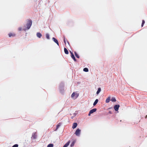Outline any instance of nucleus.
Listing matches in <instances>:
<instances>
[{"label": "nucleus", "mask_w": 147, "mask_h": 147, "mask_svg": "<svg viewBox=\"0 0 147 147\" xmlns=\"http://www.w3.org/2000/svg\"><path fill=\"white\" fill-rule=\"evenodd\" d=\"M32 24V21L31 20H29L27 21V22L26 24L27 27L26 28H25L24 29V31H26L27 30L29 29L31 26Z\"/></svg>", "instance_id": "nucleus-1"}, {"label": "nucleus", "mask_w": 147, "mask_h": 147, "mask_svg": "<svg viewBox=\"0 0 147 147\" xmlns=\"http://www.w3.org/2000/svg\"><path fill=\"white\" fill-rule=\"evenodd\" d=\"M64 84L63 82H61L59 86V89L60 92L63 93L64 92Z\"/></svg>", "instance_id": "nucleus-2"}, {"label": "nucleus", "mask_w": 147, "mask_h": 147, "mask_svg": "<svg viewBox=\"0 0 147 147\" xmlns=\"http://www.w3.org/2000/svg\"><path fill=\"white\" fill-rule=\"evenodd\" d=\"M81 130L79 129H78L76 130L75 134L77 136H80V134Z\"/></svg>", "instance_id": "nucleus-3"}, {"label": "nucleus", "mask_w": 147, "mask_h": 147, "mask_svg": "<svg viewBox=\"0 0 147 147\" xmlns=\"http://www.w3.org/2000/svg\"><path fill=\"white\" fill-rule=\"evenodd\" d=\"M120 105H116L114 107V109L115 111H117L118 110Z\"/></svg>", "instance_id": "nucleus-4"}, {"label": "nucleus", "mask_w": 147, "mask_h": 147, "mask_svg": "<svg viewBox=\"0 0 147 147\" xmlns=\"http://www.w3.org/2000/svg\"><path fill=\"white\" fill-rule=\"evenodd\" d=\"M37 135L36 132L33 133L32 134L31 138L32 139H35L36 138Z\"/></svg>", "instance_id": "nucleus-5"}, {"label": "nucleus", "mask_w": 147, "mask_h": 147, "mask_svg": "<svg viewBox=\"0 0 147 147\" xmlns=\"http://www.w3.org/2000/svg\"><path fill=\"white\" fill-rule=\"evenodd\" d=\"M52 39V40L54 41V42L56 43L57 44L58 46H59V43L57 39H56L54 37H53Z\"/></svg>", "instance_id": "nucleus-6"}, {"label": "nucleus", "mask_w": 147, "mask_h": 147, "mask_svg": "<svg viewBox=\"0 0 147 147\" xmlns=\"http://www.w3.org/2000/svg\"><path fill=\"white\" fill-rule=\"evenodd\" d=\"M70 52H71V58L75 61H76V59L75 58V57L74 56V54L72 52H71V51Z\"/></svg>", "instance_id": "nucleus-7"}, {"label": "nucleus", "mask_w": 147, "mask_h": 147, "mask_svg": "<svg viewBox=\"0 0 147 147\" xmlns=\"http://www.w3.org/2000/svg\"><path fill=\"white\" fill-rule=\"evenodd\" d=\"M97 110V109L96 108H94L91 110L90 112L91 113V114L93 113H94Z\"/></svg>", "instance_id": "nucleus-8"}, {"label": "nucleus", "mask_w": 147, "mask_h": 147, "mask_svg": "<svg viewBox=\"0 0 147 147\" xmlns=\"http://www.w3.org/2000/svg\"><path fill=\"white\" fill-rule=\"evenodd\" d=\"M78 124L76 123H73L72 128L73 129L75 128L77 126Z\"/></svg>", "instance_id": "nucleus-9"}, {"label": "nucleus", "mask_w": 147, "mask_h": 147, "mask_svg": "<svg viewBox=\"0 0 147 147\" xmlns=\"http://www.w3.org/2000/svg\"><path fill=\"white\" fill-rule=\"evenodd\" d=\"M36 36L38 38H40L42 36V34L40 32H37L36 33Z\"/></svg>", "instance_id": "nucleus-10"}, {"label": "nucleus", "mask_w": 147, "mask_h": 147, "mask_svg": "<svg viewBox=\"0 0 147 147\" xmlns=\"http://www.w3.org/2000/svg\"><path fill=\"white\" fill-rule=\"evenodd\" d=\"M75 95L76 96V98H77L78 97V94H77V93L76 94H75V93L74 92H73L72 93V94L71 95V97H74L75 96Z\"/></svg>", "instance_id": "nucleus-11"}, {"label": "nucleus", "mask_w": 147, "mask_h": 147, "mask_svg": "<svg viewBox=\"0 0 147 147\" xmlns=\"http://www.w3.org/2000/svg\"><path fill=\"white\" fill-rule=\"evenodd\" d=\"M70 143V141H69L63 146V147H67L69 145Z\"/></svg>", "instance_id": "nucleus-12"}, {"label": "nucleus", "mask_w": 147, "mask_h": 147, "mask_svg": "<svg viewBox=\"0 0 147 147\" xmlns=\"http://www.w3.org/2000/svg\"><path fill=\"white\" fill-rule=\"evenodd\" d=\"M111 98L110 96H109L106 100V102L107 103L109 102L110 101Z\"/></svg>", "instance_id": "nucleus-13"}, {"label": "nucleus", "mask_w": 147, "mask_h": 147, "mask_svg": "<svg viewBox=\"0 0 147 147\" xmlns=\"http://www.w3.org/2000/svg\"><path fill=\"white\" fill-rule=\"evenodd\" d=\"M64 52L65 54H68L69 52H68V51L66 48H64Z\"/></svg>", "instance_id": "nucleus-14"}, {"label": "nucleus", "mask_w": 147, "mask_h": 147, "mask_svg": "<svg viewBox=\"0 0 147 147\" xmlns=\"http://www.w3.org/2000/svg\"><path fill=\"white\" fill-rule=\"evenodd\" d=\"M98 99H96L95 101H94V102L93 103V106H95L98 102Z\"/></svg>", "instance_id": "nucleus-15"}, {"label": "nucleus", "mask_w": 147, "mask_h": 147, "mask_svg": "<svg viewBox=\"0 0 147 147\" xmlns=\"http://www.w3.org/2000/svg\"><path fill=\"white\" fill-rule=\"evenodd\" d=\"M101 91V89L100 88H98V90L97 91L96 94H98Z\"/></svg>", "instance_id": "nucleus-16"}, {"label": "nucleus", "mask_w": 147, "mask_h": 147, "mask_svg": "<svg viewBox=\"0 0 147 147\" xmlns=\"http://www.w3.org/2000/svg\"><path fill=\"white\" fill-rule=\"evenodd\" d=\"M9 36V37H11V36H15V34H12V33H9L8 34Z\"/></svg>", "instance_id": "nucleus-17"}, {"label": "nucleus", "mask_w": 147, "mask_h": 147, "mask_svg": "<svg viewBox=\"0 0 147 147\" xmlns=\"http://www.w3.org/2000/svg\"><path fill=\"white\" fill-rule=\"evenodd\" d=\"M111 100L112 102H115L116 101V100L115 98L113 97L111 98Z\"/></svg>", "instance_id": "nucleus-18"}, {"label": "nucleus", "mask_w": 147, "mask_h": 147, "mask_svg": "<svg viewBox=\"0 0 147 147\" xmlns=\"http://www.w3.org/2000/svg\"><path fill=\"white\" fill-rule=\"evenodd\" d=\"M83 71L86 72H87L88 71V69L87 68L85 67L84 68Z\"/></svg>", "instance_id": "nucleus-19"}, {"label": "nucleus", "mask_w": 147, "mask_h": 147, "mask_svg": "<svg viewBox=\"0 0 147 147\" xmlns=\"http://www.w3.org/2000/svg\"><path fill=\"white\" fill-rule=\"evenodd\" d=\"M74 54H75V55L77 58H79L80 57H79V55H78L77 54V53L76 52H74Z\"/></svg>", "instance_id": "nucleus-20"}, {"label": "nucleus", "mask_w": 147, "mask_h": 147, "mask_svg": "<svg viewBox=\"0 0 147 147\" xmlns=\"http://www.w3.org/2000/svg\"><path fill=\"white\" fill-rule=\"evenodd\" d=\"M53 144H49L47 146V147H53Z\"/></svg>", "instance_id": "nucleus-21"}, {"label": "nucleus", "mask_w": 147, "mask_h": 147, "mask_svg": "<svg viewBox=\"0 0 147 147\" xmlns=\"http://www.w3.org/2000/svg\"><path fill=\"white\" fill-rule=\"evenodd\" d=\"M46 37L47 39H50L49 35V34L47 33L46 34Z\"/></svg>", "instance_id": "nucleus-22"}, {"label": "nucleus", "mask_w": 147, "mask_h": 147, "mask_svg": "<svg viewBox=\"0 0 147 147\" xmlns=\"http://www.w3.org/2000/svg\"><path fill=\"white\" fill-rule=\"evenodd\" d=\"M61 123H59L58 125H57L56 129L58 128L61 125Z\"/></svg>", "instance_id": "nucleus-23"}, {"label": "nucleus", "mask_w": 147, "mask_h": 147, "mask_svg": "<svg viewBox=\"0 0 147 147\" xmlns=\"http://www.w3.org/2000/svg\"><path fill=\"white\" fill-rule=\"evenodd\" d=\"M74 141L73 142L71 143V144H70V146L71 147H72V146H73L74 145Z\"/></svg>", "instance_id": "nucleus-24"}, {"label": "nucleus", "mask_w": 147, "mask_h": 147, "mask_svg": "<svg viewBox=\"0 0 147 147\" xmlns=\"http://www.w3.org/2000/svg\"><path fill=\"white\" fill-rule=\"evenodd\" d=\"M145 21L144 20H142V25H141V26H142V27L144 25V24L145 23Z\"/></svg>", "instance_id": "nucleus-25"}, {"label": "nucleus", "mask_w": 147, "mask_h": 147, "mask_svg": "<svg viewBox=\"0 0 147 147\" xmlns=\"http://www.w3.org/2000/svg\"><path fill=\"white\" fill-rule=\"evenodd\" d=\"M18 144H15L13 145L12 147H18Z\"/></svg>", "instance_id": "nucleus-26"}, {"label": "nucleus", "mask_w": 147, "mask_h": 147, "mask_svg": "<svg viewBox=\"0 0 147 147\" xmlns=\"http://www.w3.org/2000/svg\"><path fill=\"white\" fill-rule=\"evenodd\" d=\"M63 41H64V43H65V44H66V41H65V37H64V36Z\"/></svg>", "instance_id": "nucleus-27"}, {"label": "nucleus", "mask_w": 147, "mask_h": 147, "mask_svg": "<svg viewBox=\"0 0 147 147\" xmlns=\"http://www.w3.org/2000/svg\"><path fill=\"white\" fill-rule=\"evenodd\" d=\"M18 30L19 31H21L22 30V28L21 27H19L18 28Z\"/></svg>", "instance_id": "nucleus-28"}, {"label": "nucleus", "mask_w": 147, "mask_h": 147, "mask_svg": "<svg viewBox=\"0 0 147 147\" xmlns=\"http://www.w3.org/2000/svg\"><path fill=\"white\" fill-rule=\"evenodd\" d=\"M91 114V113L89 111V113H88V115L89 116H90V115Z\"/></svg>", "instance_id": "nucleus-29"}, {"label": "nucleus", "mask_w": 147, "mask_h": 147, "mask_svg": "<svg viewBox=\"0 0 147 147\" xmlns=\"http://www.w3.org/2000/svg\"><path fill=\"white\" fill-rule=\"evenodd\" d=\"M109 114H111L112 113V112L111 111H109Z\"/></svg>", "instance_id": "nucleus-30"}, {"label": "nucleus", "mask_w": 147, "mask_h": 147, "mask_svg": "<svg viewBox=\"0 0 147 147\" xmlns=\"http://www.w3.org/2000/svg\"><path fill=\"white\" fill-rule=\"evenodd\" d=\"M147 118V115H146V117H145V118L146 119Z\"/></svg>", "instance_id": "nucleus-31"}, {"label": "nucleus", "mask_w": 147, "mask_h": 147, "mask_svg": "<svg viewBox=\"0 0 147 147\" xmlns=\"http://www.w3.org/2000/svg\"><path fill=\"white\" fill-rule=\"evenodd\" d=\"M67 43H68V44L69 45V41H67Z\"/></svg>", "instance_id": "nucleus-32"}]
</instances>
